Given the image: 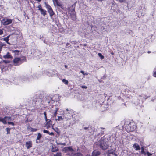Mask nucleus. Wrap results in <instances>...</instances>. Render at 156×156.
Instances as JSON below:
<instances>
[{
	"label": "nucleus",
	"mask_w": 156,
	"mask_h": 156,
	"mask_svg": "<svg viewBox=\"0 0 156 156\" xmlns=\"http://www.w3.org/2000/svg\"><path fill=\"white\" fill-rule=\"evenodd\" d=\"M99 146L103 150L107 149L109 146L108 140L107 139L101 138L99 141Z\"/></svg>",
	"instance_id": "nucleus-1"
},
{
	"label": "nucleus",
	"mask_w": 156,
	"mask_h": 156,
	"mask_svg": "<svg viewBox=\"0 0 156 156\" xmlns=\"http://www.w3.org/2000/svg\"><path fill=\"white\" fill-rule=\"evenodd\" d=\"M136 125L133 122H130L129 124L125 126V128L128 132L134 131L136 129Z\"/></svg>",
	"instance_id": "nucleus-2"
},
{
	"label": "nucleus",
	"mask_w": 156,
	"mask_h": 156,
	"mask_svg": "<svg viewBox=\"0 0 156 156\" xmlns=\"http://www.w3.org/2000/svg\"><path fill=\"white\" fill-rule=\"evenodd\" d=\"M33 80L32 76L30 75H26L21 76V80L23 83H28Z\"/></svg>",
	"instance_id": "nucleus-3"
},
{
	"label": "nucleus",
	"mask_w": 156,
	"mask_h": 156,
	"mask_svg": "<svg viewBox=\"0 0 156 156\" xmlns=\"http://www.w3.org/2000/svg\"><path fill=\"white\" fill-rule=\"evenodd\" d=\"M13 65L15 66H18L22 63V60L19 57H15L13 60Z\"/></svg>",
	"instance_id": "nucleus-4"
},
{
	"label": "nucleus",
	"mask_w": 156,
	"mask_h": 156,
	"mask_svg": "<svg viewBox=\"0 0 156 156\" xmlns=\"http://www.w3.org/2000/svg\"><path fill=\"white\" fill-rule=\"evenodd\" d=\"M46 7L47 8L48 12L49 13L50 16L51 18H52V16L54 14L51 7L48 4L45 3Z\"/></svg>",
	"instance_id": "nucleus-5"
},
{
	"label": "nucleus",
	"mask_w": 156,
	"mask_h": 156,
	"mask_svg": "<svg viewBox=\"0 0 156 156\" xmlns=\"http://www.w3.org/2000/svg\"><path fill=\"white\" fill-rule=\"evenodd\" d=\"M12 20L7 18H4L1 20V22L5 26L7 25L12 23Z\"/></svg>",
	"instance_id": "nucleus-6"
},
{
	"label": "nucleus",
	"mask_w": 156,
	"mask_h": 156,
	"mask_svg": "<svg viewBox=\"0 0 156 156\" xmlns=\"http://www.w3.org/2000/svg\"><path fill=\"white\" fill-rule=\"evenodd\" d=\"M37 7L38 8V10L40 11L41 14L45 16L46 14V11L43 9L41 5H38Z\"/></svg>",
	"instance_id": "nucleus-7"
},
{
	"label": "nucleus",
	"mask_w": 156,
	"mask_h": 156,
	"mask_svg": "<svg viewBox=\"0 0 156 156\" xmlns=\"http://www.w3.org/2000/svg\"><path fill=\"white\" fill-rule=\"evenodd\" d=\"M70 17L73 20H75L76 19L75 12L74 11H72L70 13Z\"/></svg>",
	"instance_id": "nucleus-8"
},
{
	"label": "nucleus",
	"mask_w": 156,
	"mask_h": 156,
	"mask_svg": "<svg viewBox=\"0 0 156 156\" xmlns=\"http://www.w3.org/2000/svg\"><path fill=\"white\" fill-rule=\"evenodd\" d=\"M101 153L99 151L94 150L92 152L91 156H98Z\"/></svg>",
	"instance_id": "nucleus-9"
},
{
	"label": "nucleus",
	"mask_w": 156,
	"mask_h": 156,
	"mask_svg": "<svg viewBox=\"0 0 156 156\" xmlns=\"http://www.w3.org/2000/svg\"><path fill=\"white\" fill-rule=\"evenodd\" d=\"M133 147L137 151L140 149V147L139 144L136 143H135L134 144L133 146Z\"/></svg>",
	"instance_id": "nucleus-10"
},
{
	"label": "nucleus",
	"mask_w": 156,
	"mask_h": 156,
	"mask_svg": "<svg viewBox=\"0 0 156 156\" xmlns=\"http://www.w3.org/2000/svg\"><path fill=\"white\" fill-rule=\"evenodd\" d=\"M26 147L27 149H29L32 146V143L31 141L27 142L26 143Z\"/></svg>",
	"instance_id": "nucleus-11"
},
{
	"label": "nucleus",
	"mask_w": 156,
	"mask_h": 156,
	"mask_svg": "<svg viewBox=\"0 0 156 156\" xmlns=\"http://www.w3.org/2000/svg\"><path fill=\"white\" fill-rule=\"evenodd\" d=\"M59 149L57 147H55V146H52L51 151L52 152H56L58 151Z\"/></svg>",
	"instance_id": "nucleus-12"
},
{
	"label": "nucleus",
	"mask_w": 156,
	"mask_h": 156,
	"mask_svg": "<svg viewBox=\"0 0 156 156\" xmlns=\"http://www.w3.org/2000/svg\"><path fill=\"white\" fill-rule=\"evenodd\" d=\"M42 137V135L40 133H38L37 136V137L36 143H40V141H38L37 140H39Z\"/></svg>",
	"instance_id": "nucleus-13"
},
{
	"label": "nucleus",
	"mask_w": 156,
	"mask_h": 156,
	"mask_svg": "<svg viewBox=\"0 0 156 156\" xmlns=\"http://www.w3.org/2000/svg\"><path fill=\"white\" fill-rule=\"evenodd\" d=\"M3 57L5 58H12V57L10 54V53L8 52L5 55L3 56Z\"/></svg>",
	"instance_id": "nucleus-14"
},
{
	"label": "nucleus",
	"mask_w": 156,
	"mask_h": 156,
	"mask_svg": "<svg viewBox=\"0 0 156 156\" xmlns=\"http://www.w3.org/2000/svg\"><path fill=\"white\" fill-rule=\"evenodd\" d=\"M140 97V98L141 99L142 101H143V100L144 99V98L145 99H146L148 98V96L146 95H145L144 94H141L139 96Z\"/></svg>",
	"instance_id": "nucleus-15"
},
{
	"label": "nucleus",
	"mask_w": 156,
	"mask_h": 156,
	"mask_svg": "<svg viewBox=\"0 0 156 156\" xmlns=\"http://www.w3.org/2000/svg\"><path fill=\"white\" fill-rule=\"evenodd\" d=\"M146 153L144 151V148L143 147H141V153L142 154H143L144 155H146Z\"/></svg>",
	"instance_id": "nucleus-16"
},
{
	"label": "nucleus",
	"mask_w": 156,
	"mask_h": 156,
	"mask_svg": "<svg viewBox=\"0 0 156 156\" xmlns=\"http://www.w3.org/2000/svg\"><path fill=\"white\" fill-rule=\"evenodd\" d=\"M66 115L67 116V118L68 119H70L71 118V117L73 116L72 114H70V113L69 112H68L66 114Z\"/></svg>",
	"instance_id": "nucleus-17"
},
{
	"label": "nucleus",
	"mask_w": 156,
	"mask_h": 156,
	"mask_svg": "<svg viewBox=\"0 0 156 156\" xmlns=\"http://www.w3.org/2000/svg\"><path fill=\"white\" fill-rule=\"evenodd\" d=\"M51 122V120L49 121L48 122L46 125V126L48 128L50 127L51 124H50V122Z\"/></svg>",
	"instance_id": "nucleus-18"
},
{
	"label": "nucleus",
	"mask_w": 156,
	"mask_h": 156,
	"mask_svg": "<svg viewBox=\"0 0 156 156\" xmlns=\"http://www.w3.org/2000/svg\"><path fill=\"white\" fill-rule=\"evenodd\" d=\"M1 40H2L3 41H5L7 44H10L8 42V41L9 40V39H8L6 37H5L1 39Z\"/></svg>",
	"instance_id": "nucleus-19"
},
{
	"label": "nucleus",
	"mask_w": 156,
	"mask_h": 156,
	"mask_svg": "<svg viewBox=\"0 0 156 156\" xmlns=\"http://www.w3.org/2000/svg\"><path fill=\"white\" fill-rule=\"evenodd\" d=\"M62 81L65 84L67 85L68 84V81L65 79H62Z\"/></svg>",
	"instance_id": "nucleus-20"
},
{
	"label": "nucleus",
	"mask_w": 156,
	"mask_h": 156,
	"mask_svg": "<svg viewBox=\"0 0 156 156\" xmlns=\"http://www.w3.org/2000/svg\"><path fill=\"white\" fill-rule=\"evenodd\" d=\"M3 124H6L7 123V120L6 119V117H4L2 122Z\"/></svg>",
	"instance_id": "nucleus-21"
},
{
	"label": "nucleus",
	"mask_w": 156,
	"mask_h": 156,
	"mask_svg": "<svg viewBox=\"0 0 156 156\" xmlns=\"http://www.w3.org/2000/svg\"><path fill=\"white\" fill-rule=\"evenodd\" d=\"M73 155L75 156H82V154L80 153L74 154Z\"/></svg>",
	"instance_id": "nucleus-22"
},
{
	"label": "nucleus",
	"mask_w": 156,
	"mask_h": 156,
	"mask_svg": "<svg viewBox=\"0 0 156 156\" xmlns=\"http://www.w3.org/2000/svg\"><path fill=\"white\" fill-rule=\"evenodd\" d=\"M12 51L15 54H17V55H19V53L20 52V51L18 50H13Z\"/></svg>",
	"instance_id": "nucleus-23"
},
{
	"label": "nucleus",
	"mask_w": 156,
	"mask_h": 156,
	"mask_svg": "<svg viewBox=\"0 0 156 156\" xmlns=\"http://www.w3.org/2000/svg\"><path fill=\"white\" fill-rule=\"evenodd\" d=\"M11 128H6L5 130H6V131H7V134H10V130H11Z\"/></svg>",
	"instance_id": "nucleus-24"
},
{
	"label": "nucleus",
	"mask_w": 156,
	"mask_h": 156,
	"mask_svg": "<svg viewBox=\"0 0 156 156\" xmlns=\"http://www.w3.org/2000/svg\"><path fill=\"white\" fill-rule=\"evenodd\" d=\"M44 118L45 120V121L46 122H47L48 119H47V114L45 112H44Z\"/></svg>",
	"instance_id": "nucleus-25"
},
{
	"label": "nucleus",
	"mask_w": 156,
	"mask_h": 156,
	"mask_svg": "<svg viewBox=\"0 0 156 156\" xmlns=\"http://www.w3.org/2000/svg\"><path fill=\"white\" fill-rule=\"evenodd\" d=\"M98 55L100 58L101 59H102L104 58V56L102 55L101 53H98Z\"/></svg>",
	"instance_id": "nucleus-26"
},
{
	"label": "nucleus",
	"mask_w": 156,
	"mask_h": 156,
	"mask_svg": "<svg viewBox=\"0 0 156 156\" xmlns=\"http://www.w3.org/2000/svg\"><path fill=\"white\" fill-rule=\"evenodd\" d=\"M61 152H58L56 154H54V156H61Z\"/></svg>",
	"instance_id": "nucleus-27"
},
{
	"label": "nucleus",
	"mask_w": 156,
	"mask_h": 156,
	"mask_svg": "<svg viewBox=\"0 0 156 156\" xmlns=\"http://www.w3.org/2000/svg\"><path fill=\"white\" fill-rule=\"evenodd\" d=\"M2 62L3 63H9L10 62V61L8 60H3L2 61Z\"/></svg>",
	"instance_id": "nucleus-28"
},
{
	"label": "nucleus",
	"mask_w": 156,
	"mask_h": 156,
	"mask_svg": "<svg viewBox=\"0 0 156 156\" xmlns=\"http://www.w3.org/2000/svg\"><path fill=\"white\" fill-rule=\"evenodd\" d=\"M56 3L58 6L62 7V4L58 1Z\"/></svg>",
	"instance_id": "nucleus-29"
},
{
	"label": "nucleus",
	"mask_w": 156,
	"mask_h": 156,
	"mask_svg": "<svg viewBox=\"0 0 156 156\" xmlns=\"http://www.w3.org/2000/svg\"><path fill=\"white\" fill-rule=\"evenodd\" d=\"M56 143L57 145H61L64 146H65L66 145V143H59L57 141H56Z\"/></svg>",
	"instance_id": "nucleus-30"
},
{
	"label": "nucleus",
	"mask_w": 156,
	"mask_h": 156,
	"mask_svg": "<svg viewBox=\"0 0 156 156\" xmlns=\"http://www.w3.org/2000/svg\"><path fill=\"white\" fill-rule=\"evenodd\" d=\"M67 148L68 149L69 151L71 152H72L73 151V149L71 147H68V148Z\"/></svg>",
	"instance_id": "nucleus-31"
},
{
	"label": "nucleus",
	"mask_w": 156,
	"mask_h": 156,
	"mask_svg": "<svg viewBox=\"0 0 156 156\" xmlns=\"http://www.w3.org/2000/svg\"><path fill=\"white\" fill-rule=\"evenodd\" d=\"M62 116H58V118L56 119L57 121H59L60 120H62Z\"/></svg>",
	"instance_id": "nucleus-32"
},
{
	"label": "nucleus",
	"mask_w": 156,
	"mask_h": 156,
	"mask_svg": "<svg viewBox=\"0 0 156 156\" xmlns=\"http://www.w3.org/2000/svg\"><path fill=\"white\" fill-rule=\"evenodd\" d=\"M46 73L47 75L48 76H53V74H51L49 72H47Z\"/></svg>",
	"instance_id": "nucleus-33"
},
{
	"label": "nucleus",
	"mask_w": 156,
	"mask_h": 156,
	"mask_svg": "<svg viewBox=\"0 0 156 156\" xmlns=\"http://www.w3.org/2000/svg\"><path fill=\"white\" fill-rule=\"evenodd\" d=\"M80 72L84 76L88 75V73H85L84 71L83 70L81 71Z\"/></svg>",
	"instance_id": "nucleus-34"
},
{
	"label": "nucleus",
	"mask_w": 156,
	"mask_h": 156,
	"mask_svg": "<svg viewBox=\"0 0 156 156\" xmlns=\"http://www.w3.org/2000/svg\"><path fill=\"white\" fill-rule=\"evenodd\" d=\"M5 117H6V120H11V117H10L5 116Z\"/></svg>",
	"instance_id": "nucleus-35"
},
{
	"label": "nucleus",
	"mask_w": 156,
	"mask_h": 156,
	"mask_svg": "<svg viewBox=\"0 0 156 156\" xmlns=\"http://www.w3.org/2000/svg\"><path fill=\"white\" fill-rule=\"evenodd\" d=\"M67 148H68V147H65L63 149V150L64 151H65L66 152L68 151L69 150Z\"/></svg>",
	"instance_id": "nucleus-36"
},
{
	"label": "nucleus",
	"mask_w": 156,
	"mask_h": 156,
	"mask_svg": "<svg viewBox=\"0 0 156 156\" xmlns=\"http://www.w3.org/2000/svg\"><path fill=\"white\" fill-rule=\"evenodd\" d=\"M147 154V156H151L152 155V154L150 153L149 152L147 151L146 153V154Z\"/></svg>",
	"instance_id": "nucleus-37"
},
{
	"label": "nucleus",
	"mask_w": 156,
	"mask_h": 156,
	"mask_svg": "<svg viewBox=\"0 0 156 156\" xmlns=\"http://www.w3.org/2000/svg\"><path fill=\"white\" fill-rule=\"evenodd\" d=\"M43 132L44 133H47L48 134H49V132L48 131L45 129L43 130Z\"/></svg>",
	"instance_id": "nucleus-38"
},
{
	"label": "nucleus",
	"mask_w": 156,
	"mask_h": 156,
	"mask_svg": "<svg viewBox=\"0 0 156 156\" xmlns=\"http://www.w3.org/2000/svg\"><path fill=\"white\" fill-rule=\"evenodd\" d=\"M8 123L9 124H11L13 126L14 125V123L13 122H8Z\"/></svg>",
	"instance_id": "nucleus-39"
},
{
	"label": "nucleus",
	"mask_w": 156,
	"mask_h": 156,
	"mask_svg": "<svg viewBox=\"0 0 156 156\" xmlns=\"http://www.w3.org/2000/svg\"><path fill=\"white\" fill-rule=\"evenodd\" d=\"M81 87L83 89H84V88L86 89L87 88V87L85 86H81Z\"/></svg>",
	"instance_id": "nucleus-40"
},
{
	"label": "nucleus",
	"mask_w": 156,
	"mask_h": 156,
	"mask_svg": "<svg viewBox=\"0 0 156 156\" xmlns=\"http://www.w3.org/2000/svg\"><path fill=\"white\" fill-rule=\"evenodd\" d=\"M53 0V2L54 4L55 3V2L56 3L58 1V0Z\"/></svg>",
	"instance_id": "nucleus-41"
},
{
	"label": "nucleus",
	"mask_w": 156,
	"mask_h": 156,
	"mask_svg": "<svg viewBox=\"0 0 156 156\" xmlns=\"http://www.w3.org/2000/svg\"><path fill=\"white\" fill-rule=\"evenodd\" d=\"M48 134L51 135H54V134L53 132H51L50 133H49Z\"/></svg>",
	"instance_id": "nucleus-42"
},
{
	"label": "nucleus",
	"mask_w": 156,
	"mask_h": 156,
	"mask_svg": "<svg viewBox=\"0 0 156 156\" xmlns=\"http://www.w3.org/2000/svg\"><path fill=\"white\" fill-rule=\"evenodd\" d=\"M57 112L54 111V116H56Z\"/></svg>",
	"instance_id": "nucleus-43"
},
{
	"label": "nucleus",
	"mask_w": 156,
	"mask_h": 156,
	"mask_svg": "<svg viewBox=\"0 0 156 156\" xmlns=\"http://www.w3.org/2000/svg\"><path fill=\"white\" fill-rule=\"evenodd\" d=\"M58 109L59 108H56L55 110H54V111L57 112Z\"/></svg>",
	"instance_id": "nucleus-44"
},
{
	"label": "nucleus",
	"mask_w": 156,
	"mask_h": 156,
	"mask_svg": "<svg viewBox=\"0 0 156 156\" xmlns=\"http://www.w3.org/2000/svg\"><path fill=\"white\" fill-rule=\"evenodd\" d=\"M37 130V129H32V131H36Z\"/></svg>",
	"instance_id": "nucleus-45"
},
{
	"label": "nucleus",
	"mask_w": 156,
	"mask_h": 156,
	"mask_svg": "<svg viewBox=\"0 0 156 156\" xmlns=\"http://www.w3.org/2000/svg\"><path fill=\"white\" fill-rule=\"evenodd\" d=\"M154 76L156 77V71L154 73Z\"/></svg>",
	"instance_id": "nucleus-46"
},
{
	"label": "nucleus",
	"mask_w": 156,
	"mask_h": 156,
	"mask_svg": "<svg viewBox=\"0 0 156 156\" xmlns=\"http://www.w3.org/2000/svg\"><path fill=\"white\" fill-rule=\"evenodd\" d=\"M3 119V118H2V117H0V122H2Z\"/></svg>",
	"instance_id": "nucleus-47"
},
{
	"label": "nucleus",
	"mask_w": 156,
	"mask_h": 156,
	"mask_svg": "<svg viewBox=\"0 0 156 156\" xmlns=\"http://www.w3.org/2000/svg\"><path fill=\"white\" fill-rule=\"evenodd\" d=\"M70 44L69 43H67L66 44V46H68Z\"/></svg>",
	"instance_id": "nucleus-48"
},
{
	"label": "nucleus",
	"mask_w": 156,
	"mask_h": 156,
	"mask_svg": "<svg viewBox=\"0 0 156 156\" xmlns=\"http://www.w3.org/2000/svg\"><path fill=\"white\" fill-rule=\"evenodd\" d=\"M10 35H9L8 36L6 37L8 38V39H9V37H10Z\"/></svg>",
	"instance_id": "nucleus-49"
},
{
	"label": "nucleus",
	"mask_w": 156,
	"mask_h": 156,
	"mask_svg": "<svg viewBox=\"0 0 156 156\" xmlns=\"http://www.w3.org/2000/svg\"><path fill=\"white\" fill-rule=\"evenodd\" d=\"M88 128L87 127H84V129H85V130H86L87 129H88Z\"/></svg>",
	"instance_id": "nucleus-50"
},
{
	"label": "nucleus",
	"mask_w": 156,
	"mask_h": 156,
	"mask_svg": "<svg viewBox=\"0 0 156 156\" xmlns=\"http://www.w3.org/2000/svg\"><path fill=\"white\" fill-rule=\"evenodd\" d=\"M113 154H114L115 155V156H117V155L116 154H115V153H114V154L113 153Z\"/></svg>",
	"instance_id": "nucleus-51"
},
{
	"label": "nucleus",
	"mask_w": 156,
	"mask_h": 156,
	"mask_svg": "<svg viewBox=\"0 0 156 156\" xmlns=\"http://www.w3.org/2000/svg\"><path fill=\"white\" fill-rule=\"evenodd\" d=\"M96 145H97V143H95L94 144V147H95V146Z\"/></svg>",
	"instance_id": "nucleus-52"
},
{
	"label": "nucleus",
	"mask_w": 156,
	"mask_h": 156,
	"mask_svg": "<svg viewBox=\"0 0 156 156\" xmlns=\"http://www.w3.org/2000/svg\"><path fill=\"white\" fill-rule=\"evenodd\" d=\"M36 0L38 1L39 2H40L41 0Z\"/></svg>",
	"instance_id": "nucleus-53"
},
{
	"label": "nucleus",
	"mask_w": 156,
	"mask_h": 156,
	"mask_svg": "<svg viewBox=\"0 0 156 156\" xmlns=\"http://www.w3.org/2000/svg\"><path fill=\"white\" fill-rule=\"evenodd\" d=\"M124 0H121L120 1L122 2H124Z\"/></svg>",
	"instance_id": "nucleus-54"
},
{
	"label": "nucleus",
	"mask_w": 156,
	"mask_h": 156,
	"mask_svg": "<svg viewBox=\"0 0 156 156\" xmlns=\"http://www.w3.org/2000/svg\"><path fill=\"white\" fill-rule=\"evenodd\" d=\"M101 129H105L104 128L101 127Z\"/></svg>",
	"instance_id": "nucleus-55"
},
{
	"label": "nucleus",
	"mask_w": 156,
	"mask_h": 156,
	"mask_svg": "<svg viewBox=\"0 0 156 156\" xmlns=\"http://www.w3.org/2000/svg\"><path fill=\"white\" fill-rule=\"evenodd\" d=\"M115 139H115V138H114V140H112V142H114V141H115Z\"/></svg>",
	"instance_id": "nucleus-56"
},
{
	"label": "nucleus",
	"mask_w": 156,
	"mask_h": 156,
	"mask_svg": "<svg viewBox=\"0 0 156 156\" xmlns=\"http://www.w3.org/2000/svg\"><path fill=\"white\" fill-rule=\"evenodd\" d=\"M151 52V51H148V53H150Z\"/></svg>",
	"instance_id": "nucleus-57"
},
{
	"label": "nucleus",
	"mask_w": 156,
	"mask_h": 156,
	"mask_svg": "<svg viewBox=\"0 0 156 156\" xmlns=\"http://www.w3.org/2000/svg\"><path fill=\"white\" fill-rule=\"evenodd\" d=\"M65 67L66 68H67V66H66V65H65Z\"/></svg>",
	"instance_id": "nucleus-58"
},
{
	"label": "nucleus",
	"mask_w": 156,
	"mask_h": 156,
	"mask_svg": "<svg viewBox=\"0 0 156 156\" xmlns=\"http://www.w3.org/2000/svg\"><path fill=\"white\" fill-rule=\"evenodd\" d=\"M102 0H98V1H99V2H100V1H102Z\"/></svg>",
	"instance_id": "nucleus-59"
},
{
	"label": "nucleus",
	"mask_w": 156,
	"mask_h": 156,
	"mask_svg": "<svg viewBox=\"0 0 156 156\" xmlns=\"http://www.w3.org/2000/svg\"><path fill=\"white\" fill-rule=\"evenodd\" d=\"M56 129H57V130H58V128H56Z\"/></svg>",
	"instance_id": "nucleus-60"
},
{
	"label": "nucleus",
	"mask_w": 156,
	"mask_h": 156,
	"mask_svg": "<svg viewBox=\"0 0 156 156\" xmlns=\"http://www.w3.org/2000/svg\"><path fill=\"white\" fill-rule=\"evenodd\" d=\"M66 110H67V111H69V110L68 109H66Z\"/></svg>",
	"instance_id": "nucleus-61"
},
{
	"label": "nucleus",
	"mask_w": 156,
	"mask_h": 156,
	"mask_svg": "<svg viewBox=\"0 0 156 156\" xmlns=\"http://www.w3.org/2000/svg\"><path fill=\"white\" fill-rule=\"evenodd\" d=\"M86 156H90V155H89L88 154H87V155H86Z\"/></svg>",
	"instance_id": "nucleus-62"
},
{
	"label": "nucleus",
	"mask_w": 156,
	"mask_h": 156,
	"mask_svg": "<svg viewBox=\"0 0 156 156\" xmlns=\"http://www.w3.org/2000/svg\"><path fill=\"white\" fill-rule=\"evenodd\" d=\"M103 132H104V131H101L102 133H103Z\"/></svg>",
	"instance_id": "nucleus-63"
},
{
	"label": "nucleus",
	"mask_w": 156,
	"mask_h": 156,
	"mask_svg": "<svg viewBox=\"0 0 156 156\" xmlns=\"http://www.w3.org/2000/svg\"><path fill=\"white\" fill-rule=\"evenodd\" d=\"M2 61H1V60H0V63L1 62H2Z\"/></svg>",
	"instance_id": "nucleus-64"
}]
</instances>
